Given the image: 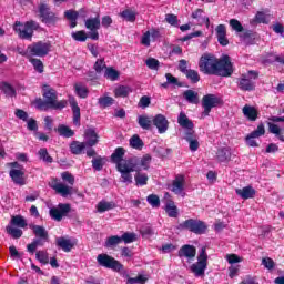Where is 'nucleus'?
<instances>
[{
    "mask_svg": "<svg viewBox=\"0 0 284 284\" xmlns=\"http://www.w3.org/2000/svg\"><path fill=\"white\" fill-rule=\"evenodd\" d=\"M200 72L214 77H232L234 74V64L230 55H223L217 59L212 54H204L199 61Z\"/></svg>",
    "mask_w": 284,
    "mask_h": 284,
    "instance_id": "nucleus-1",
    "label": "nucleus"
},
{
    "mask_svg": "<svg viewBox=\"0 0 284 284\" xmlns=\"http://www.w3.org/2000/svg\"><path fill=\"white\" fill-rule=\"evenodd\" d=\"M42 97L43 99L39 98L36 100L38 110H63L68 108V100L58 101L59 95L57 90L48 84L42 87Z\"/></svg>",
    "mask_w": 284,
    "mask_h": 284,
    "instance_id": "nucleus-2",
    "label": "nucleus"
},
{
    "mask_svg": "<svg viewBox=\"0 0 284 284\" xmlns=\"http://www.w3.org/2000/svg\"><path fill=\"white\" fill-rule=\"evenodd\" d=\"M41 26L39 22L34 20L27 21L23 26L20 21H16L13 26L14 32H17L20 39H26L27 41H31L34 36V30H39Z\"/></svg>",
    "mask_w": 284,
    "mask_h": 284,
    "instance_id": "nucleus-3",
    "label": "nucleus"
},
{
    "mask_svg": "<svg viewBox=\"0 0 284 284\" xmlns=\"http://www.w3.org/2000/svg\"><path fill=\"white\" fill-rule=\"evenodd\" d=\"M38 12L41 23H44L48 28H52L59 23V16L52 11L48 3L41 2L38 7Z\"/></svg>",
    "mask_w": 284,
    "mask_h": 284,
    "instance_id": "nucleus-4",
    "label": "nucleus"
},
{
    "mask_svg": "<svg viewBox=\"0 0 284 284\" xmlns=\"http://www.w3.org/2000/svg\"><path fill=\"white\" fill-rule=\"evenodd\" d=\"M207 246H202L197 255V262L190 266L192 274L196 277L205 276V270H207Z\"/></svg>",
    "mask_w": 284,
    "mask_h": 284,
    "instance_id": "nucleus-5",
    "label": "nucleus"
},
{
    "mask_svg": "<svg viewBox=\"0 0 284 284\" xmlns=\"http://www.w3.org/2000/svg\"><path fill=\"white\" fill-rule=\"evenodd\" d=\"M258 79V72L257 71H248L247 73H243L237 79V88L242 90V92H253V90H256V81Z\"/></svg>",
    "mask_w": 284,
    "mask_h": 284,
    "instance_id": "nucleus-6",
    "label": "nucleus"
},
{
    "mask_svg": "<svg viewBox=\"0 0 284 284\" xmlns=\"http://www.w3.org/2000/svg\"><path fill=\"white\" fill-rule=\"evenodd\" d=\"M223 98L217 97L216 94L209 93L203 95L202 98V116H210V112H212L213 108H222L224 105Z\"/></svg>",
    "mask_w": 284,
    "mask_h": 284,
    "instance_id": "nucleus-7",
    "label": "nucleus"
},
{
    "mask_svg": "<svg viewBox=\"0 0 284 284\" xmlns=\"http://www.w3.org/2000/svg\"><path fill=\"white\" fill-rule=\"evenodd\" d=\"M178 230H187L193 234H205L207 232V224L201 220L189 219L178 225Z\"/></svg>",
    "mask_w": 284,
    "mask_h": 284,
    "instance_id": "nucleus-8",
    "label": "nucleus"
},
{
    "mask_svg": "<svg viewBox=\"0 0 284 284\" xmlns=\"http://www.w3.org/2000/svg\"><path fill=\"white\" fill-rule=\"evenodd\" d=\"M98 265L100 267H105L106 270H112L113 272H123L124 266L119 262V260L102 253L97 256Z\"/></svg>",
    "mask_w": 284,
    "mask_h": 284,
    "instance_id": "nucleus-9",
    "label": "nucleus"
},
{
    "mask_svg": "<svg viewBox=\"0 0 284 284\" xmlns=\"http://www.w3.org/2000/svg\"><path fill=\"white\" fill-rule=\"evenodd\" d=\"M27 50L32 57H48L52 51V43H50V41H39L29 45Z\"/></svg>",
    "mask_w": 284,
    "mask_h": 284,
    "instance_id": "nucleus-10",
    "label": "nucleus"
},
{
    "mask_svg": "<svg viewBox=\"0 0 284 284\" xmlns=\"http://www.w3.org/2000/svg\"><path fill=\"white\" fill-rule=\"evenodd\" d=\"M116 170L121 174L122 183H132V172H136V160L128 159V164H119Z\"/></svg>",
    "mask_w": 284,
    "mask_h": 284,
    "instance_id": "nucleus-11",
    "label": "nucleus"
},
{
    "mask_svg": "<svg viewBox=\"0 0 284 284\" xmlns=\"http://www.w3.org/2000/svg\"><path fill=\"white\" fill-rule=\"evenodd\" d=\"M30 230H32L34 236L37 239H33V243L36 244L37 247H43L45 245V241L50 239V235L48 234V230H45L44 226L42 225H36V224H30L29 225Z\"/></svg>",
    "mask_w": 284,
    "mask_h": 284,
    "instance_id": "nucleus-12",
    "label": "nucleus"
},
{
    "mask_svg": "<svg viewBox=\"0 0 284 284\" xmlns=\"http://www.w3.org/2000/svg\"><path fill=\"white\" fill-rule=\"evenodd\" d=\"M178 256L193 261L196 257V246L190 244L182 245L178 252Z\"/></svg>",
    "mask_w": 284,
    "mask_h": 284,
    "instance_id": "nucleus-13",
    "label": "nucleus"
},
{
    "mask_svg": "<svg viewBox=\"0 0 284 284\" xmlns=\"http://www.w3.org/2000/svg\"><path fill=\"white\" fill-rule=\"evenodd\" d=\"M153 125L158 129L159 134H165L168 132V129L170 128V122L168 121V118L163 114H156L153 118Z\"/></svg>",
    "mask_w": 284,
    "mask_h": 284,
    "instance_id": "nucleus-14",
    "label": "nucleus"
},
{
    "mask_svg": "<svg viewBox=\"0 0 284 284\" xmlns=\"http://www.w3.org/2000/svg\"><path fill=\"white\" fill-rule=\"evenodd\" d=\"M57 247H60L62 252H72L74 245H77V240H70L64 236H60L55 239Z\"/></svg>",
    "mask_w": 284,
    "mask_h": 284,
    "instance_id": "nucleus-15",
    "label": "nucleus"
},
{
    "mask_svg": "<svg viewBox=\"0 0 284 284\" xmlns=\"http://www.w3.org/2000/svg\"><path fill=\"white\" fill-rule=\"evenodd\" d=\"M125 149L123 146H118L111 154V162H113L116 168L119 165H128V160H124Z\"/></svg>",
    "mask_w": 284,
    "mask_h": 284,
    "instance_id": "nucleus-16",
    "label": "nucleus"
},
{
    "mask_svg": "<svg viewBox=\"0 0 284 284\" xmlns=\"http://www.w3.org/2000/svg\"><path fill=\"white\" fill-rule=\"evenodd\" d=\"M129 161H135V170H150V164L152 163V155L144 154L141 159L138 156L129 158Z\"/></svg>",
    "mask_w": 284,
    "mask_h": 284,
    "instance_id": "nucleus-17",
    "label": "nucleus"
},
{
    "mask_svg": "<svg viewBox=\"0 0 284 284\" xmlns=\"http://www.w3.org/2000/svg\"><path fill=\"white\" fill-rule=\"evenodd\" d=\"M9 176L16 185H26V171L23 169H11Z\"/></svg>",
    "mask_w": 284,
    "mask_h": 284,
    "instance_id": "nucleus-18",
    "label": "nucleus"
},
{
    "mask_svg": "<svg viewBox=\"0 0 284 284\" xmlns=\"http://www.w3.org/2000/svg\"><path fill=\"white\" fill-rule=\"evenodd\" d=\"M215 34L217 37V43L225 48V45H230V40H227V28L225 24H219L215 28Z\"/></svg>",
    "mask_w": 284,
    "mask_h": 284,
    "instance_id": "nucleus-19",
    "label": "nucleus"
},
{
    "mask_svg": "<svg viewBox=\"0 0 284 284\" xmlns=\"http://www.w3.org/2000/svg\"><path fill=\"white\" fill-rule=\"evenodd\" d=\"M184 191H185V175L178 174L172 182L171 192H173L174 194H183Z\"/></svg>",
    "mask_w": 284,
    "mask_h": 284,
    "instance_id": "nucleus-20",
    "label": "nucleus"
},
{
    "mask_svg": "<svg viewBox=\"0 0 284 284\" xmlns=\"http://www.w3.org/2000/svg\"><path fill=\"white\" fill-rule=\"evenodd\" d=\"M178 123L180 128H183L186 130V132H194V122L187 118V114L185 112H181L178 116Z\"/></svg>",
    "mask_w": 284,
    "mask_h": 284,
    "instance_id": "nucleus-21",
    "label": "nucleus"
},
{
    "mask_svg": "<svg viewBox=\"0 0 284 284\" xmlns=\"http://www.w3.org/2000/svg\"><path fill=\"white\" fill-rule=\"evenodd\" d=\"M242 113L247 121L254 122L258 119V109L250 104L242 108Z\"/></svg>",
    "mask_w": 284,
    "mask_h": 284,
    "instance_id": "nucleus-22",
    "label": "nucleus"
},
{
    "mask_svg": "<svg viewBox=\"0 0 284 284\" xmlns=\"http://www.w3.org/2000/svg\"><path fill=\"white\" fill-rule=\"evenodd\" d=\"M235 193L240 199L247 201V199H254L256 196V190L252 186H244L243 189H235Z\"/></svg>",
    "mask_w": 284,
    "mask_h": 284,
    "instance_id": "nucleus-23",
    "label": "nucleus"
},
{
    "mask_svg": "<svg viewBox=\"0 0 284 284\" xmlns=\"http://www.w3.org/2000/svg\"><path fill=\"white\" fill-rule=\"evenodd\" d=\"M69 103L73 112V123L77 125V123H81V108L79 106V102H77L74 97L69 98Z\"/></svg>",
    "mask_w": 284,
    "mask_h": 284,
    "instance_id": "nucleus-24",
    "label": "nucleus"
},
{
    "mask_svg": "<svg viewBox=\"0 0 284 284\" xmlns=\"http://www.w3.org/2000/svg\"><path fill=\"white\" fill-rule=\"evenodd\" d=\"M85 139H87V145L89 148H94L97 143H99V134H97V131L94 129H88L84 132Z\"/></svg>",
    "mask_w": 284,
    "mask_h": 284,
    "instance_id": "nucleus-25",
    "label": "nucleus"
},
{
    "mask_svg": "<svg viewBox=\"0 0 284 284\" xmlns=\"http://www.w3.org/2000/svg\"><path fill=\"white\" fill-rule=\"evenodd\" d=\"M185 141L189 143V148L191 152H196L199 150V140H196V135H194V131L185 132Z\"/></svg>",
    "mask_w": 284,
    "mask_h": 284,
    "instance_id": "nucleus-26",
    "label": "nucleus"
},
{
    "mask_svg": "<svg viewBox=\"0 0 284 284\" xmlns=\"http://www.w3.org/2000/svg\"><path fill=\"white\" fill-rule=\"evenodd\" d=\"M87 30H100L101 29V16L97 14L94 18H89L84 21Z\"/></svg>",
    "mask_w": 284,
    "mask_h": 284,
    "instance_id": "nucleus-27",
    "label": "nucleus"
},
{
    "mask_svg": "<svg viewBox=\"0 0 284 284\" xmlns=\"http://www.w3.org/2000/svg\"><path fill=\"white\" fill-rule=\"evenodd\" d=\"M134 181H135V185H138V187H143L145 185H148V181H150V178L146 175V173H141V169H136L135 170V175H134Z\"/></svg>",
    "mask_w": 284,
    "mask_h": 284,
    "instance_id": "nucleus-28",
    "label": "nucleus"
},
{
    "mask_svg": "<svg viewBox=\"0 0 284 284\" xmlns=\"http://www.w3.org/2000/svg\"><path fill=\"white\" fill-rule=\"evenodd\" d=\"M183 98L185 99V101H187V103L199 105V92L189 89L183 92Z\"/></svg>",
    "mask_w": 284,
    "mask_h": 284,
    "instance_id": "nucleus-29",
    "label": "nucleus"
},
{
    "mask_svg": "<svg viewBox=\"0 0 284 284\" xmlns=\"http://www.w3.org/2000/svg\"><path fill=\"white\" fill-rule=\"evenodd\" d=\"M216 159L220 161V163H225L232 159V152L230 151V148H221L216 152Z\"/></svg>",
    "mask_w": 284,
    "mask_h": 284,
    "instance_id": "nucleus-30",
    "label": "nucleus"
},
{
    "mask_svg": "<svg viewBox=\"0 0 284 284\" xmlns=\"http://www.w3.org/2000/svg\"><path fill=\"white\" fill-rule=\"evenodd\" d=\"M51 187L52 190H55L58 194H61V196H64V197L70 196V194H72L70 186L63 183H55Z\"/></svg>",
    "mask_w": 284,
    "mask_h": 284,
    "instance_id": "nucleus-31",
    "label": "nucleus"
},
{
    "mask_svg": "<svg viewBox=\"0 0 284 284\" xmlns=\"http://www.w3.org/2000/svg\"><path fill=\"white\" fill-rule=\"evenodd\" d=\"M54 131L58 132L60 136H64V139H72V136H74V131L65 124H60Z\"/></svg>",
    "mask_w": 284,
    "mask_h": 284,
    "instance_id": "nucleus-32",
    "label": "nucleus"
},
{
    "mask_svg": "<svg viewBox=\"0 0 284 284\" xmlns=\"http://www.w3.org/2000/svg\"><path fill=\"white\" fill-rule=\"evenodd\" d=\"M85 145H88L87 142H79V141L71 142L70 144L71 154H75V155L83 154V150H85Z\"/></svg>",
    "mask_w": 284,
    "mask_h": 284,
    "instance_id": "nucleus-33",
    "label": "nucleus"
},
{
    "mask_svg": "<svg viewBox=\"0 0 284 284\" xmlns=\"http://www.w3.org/2000/svg\"><path fill=\"white\" fill-rule=\"evenodd\" d=\"M153 119L148 115H139L138 116V124L142 130H152Z\"/></svg>",
    "mask_w": 284,
    "mask_h": 284,
    "instance_id": "nucleus-34",
    "label": "nucleus"
},
{
    "mask_svg": "<svg viewBox=\"0 0 284 284\" xmlns=\"http://www.w3.org/2000/svg\"><path fill=\"white\" fill-rule=\"evenodd\" d=\"M114 207H116L114 202L100 201L97 204V210L100 214H103V212H110V210H114Z\"/></svg>",
    "mask_w": 284,
    "mask_h": 284,
    "instance_id": "nucleus-35",
    "label": "nucleus"
},
{
    "mask_svg": "<svg viewBox=\"0 0 284 284\" xmlns=\"http://www.w3.org/2000/svg\"><path fill=\"white\" fill-rule=\"evenodd\" d=\"M74 90L79 99H88V95L90 94V90H88V87H85L83 83H75Z\"/></svg>",
    "mask_w": 284,
    "mask_h": 284,
    "instance_id": "nucleus-36",
    "label": "nucleus"
},
{
    "mask_svg": "<svg viewBox=\"0 0 284 284\" xmlns=\"http://www.w3.org/2000/svg\"><path fill=\"white\" fill-rule=\"evenodd\" d=\"M132 92V88L129 85H120L114 90V95L116 98L125 99L126 97H130V93Z\"/></svg>",
    "mask_w": 284,
    "mask_h": 284,
    "instance_id": "nucleus-37",
    "label": "nucleus"
},
{
    "mask_svg": "<svg viewBox=\"0 0 284 284\" xmlns=\"http://www.w3.org/2000/svg\"><path fill=\"white\" fill-rule=\"evenodd\" d=\"M120 17L129 23H134V21H136V12H134L132 9L123 10L122 12H120Z\"/></svg>",
    "mask_w": 284,
    "mask_h": 284,
    "instance_id": "nucleus-38",
    "label": "nucleus"
},
{
    "mask_svg": "<svg viewBox=\"0 0 284 284\" xmlns=\"http://www.w3.org/2000/svg\"><path fill=\"white\" fill-rule=\"evenodd\" d=\"M10 225L16 227H28V222L22 215H13L10 221Z\"/></svg>",
    "mask_w": 284,
    "mask_h": 284,
    "instance_id": "nucleus-39",
    "label": "nucleus"
},
{
    "mask_svg": "<svg viewBox=\"0 0 284 284\" xmlns=\"http://www.w3.org/2000/svg\"><path fill=\"white\" fill-rule=\"evenodd\" d=\"M267 125H268V132L271 134H275V136H277V139L282 141V143H284V135L281 132V128L277 124H274L272 122H268Z\"/></svg>",
    "mask_w": 284,
    "mask_h": 284,
    "instance_id": "nucleus-40",
    "label": "nucleus"
},
{
    "mask_svg": "<svg viewBox=\"0 0 284 284\" xmlns=\"http://www.w3.org/2000/svg\"><path fill=\"white\" fill-rule=\"evenodd\" d=\"M38 156H39L40 161H43L44 163H54V159L48 152L47 148L40 149L38 151Z\"/></svg>",
    "mask_w": 284,
    "mask_h": 284,
    "instance_id": "nucleus-41",
    "label": "nucleus"
},
{
    "mask_svg": "<svg viewBox=\"0 0 284 284\" xmlns=\"http://www.w3.org/2000/svg\"><path fill=\"white\" fill-rule=\"evenodd\" d=\"M105 160L106 159L101 155L94 158L91 161L93 170H95V172H101V170H103V166L105 165Z\"/></svg>",
    "mask_w": 284,
    "mask_h": 284,
    "instance_id": "nucleus-42",
    "label": "nucleus"
},
{
    "mask_svg": "<svg viewBox=\"0 0 284 284\" xmlns=\"http://www.w3.org/2000/svg\"><path fill=\"white\" fill-rule=\"evenodd\" d=\"M98 104L102 109L110 108V105H114V98L110 95L100 97L98 99Z\"/></svg>",
    "mask_w": 284,
    "mask_h": 284,
    "instance_id": "nucleus-43",
    "label": "nucleus"
},
{
    "mask_svg": "<svg viewBox=\"0 0 284 284\" xmlns=\"http://www.w3.org/2000/svg\"><path fill=\"white\" fill-rule=\"evenodd\" d=\"M165 212L170 219L179 217V207L174 205V202H169L165 206Z\"/></svg>",
    "mask_w": 284,
    "mask_h": 284,
    "instance_id": "nucleus-44",
    "label": "nucleus"
},
{
    "mask_svg": "<svg viewBox=\"0 0 284 284\" xmlns=\"http://www.w3.org/2000/svg\"><path fill=\"white\" fill-rule=\"evenodd\" d=\"M119 77H121V73L118 70L112 67L106 68L104 72L105 79H109V81H118Z\"/></svg>",
    "mask_w": 284,
    "mask_h": 284,
    "instance_id": "nucleus-45",
    "label": "nucleus"
},
{
    "mask_svg": "<svg viewBox=\"0 0 284 284\" xmlns=\"http://www.w3.org/2000/svg\"><path fill=\"white\" fill-rule=\"evenodd\" d=\"M6 232L12 236V239H21L23 236V231L21 229L13 227L12 225H7Z\"/></svg>",
    "mask_w": 284,
    "mask_h": 284,
    "instance_id": "nucleus-46",
    "label": "nucleus"
},
{
    "mask_svg": "<svg viewBox=\"0 0 284 284\" xmlns=\"http://www.w3.org/2000/svg\"><path fill=\"white\" fill-rule=\"evenodd\" d=\"M184 74L186 79L191 81V83H199V81H201V75L199 74V71L194 69H189Z\"/></svg>",
    "mask_w": 284,
    "mask_h": 284,
    "instance_id": "nucleus-47",
    "label": "nucleus"
},
{
    "mask_svg": "<svg viewBox=\"0 0 284 284\" xmlns=\"http://www.w3.org/2000/svg\"><path fill=\"white\" fill-rule=\"evenodd\" d=\"M130 145L133 150H143V145L145 144L143 143V140H141V136L135 134L130 139Z\"/></svg>",
    "mask_w": 284,
    "mask_h": 284,
    "instance_id": "nucleus-48",
    "label": "nucleus"
},
{
    "mask_svg": "<svg viewBox=\"0 0 284 284\" xmlns=\"http://www.w3.org/2000/svg\"><path fill=\"white\" fill-rule=\"evenodd\" d=\"M71 37L74 41H79L80 43H85V41H88V33L83 30L72 32Z\"/></svg>",
    "mask_w": 284,
    "mask_h": 284,
    "instance_id": "nucleus-49",
    "label": "nucleus"
},
{
    "mask_svg": "<svg viewBox=\"0 0 284 284\" xmlns=\"http://www.w3.org/2000/svg\"><path fill=\"white\" fill-rule=\"evenodd\" d=\"M251 139H260V136H265V124L260 123L253 132L248 134Z\"/></svg>",
    "mask_w": 284,
    "mask_h": 284,
    "instance_id": "nucleus-50",
    "label": "nucleus"
},
{
    "mask_svg": "<svg viewBox=\"0 0 284 284\" xmlns=\"http://www.w3.org/2000/svg\"><path fill=\"white\" fill-rule=\"evenodd\" d=\"M36 258L39 263H42V265H48V263H50V256L45 251H38L36 253Z\"/></svg>",
    "mask_w": 284,
    "mask_h": 284,
    "instance_id": "nucleus-51",
    "label": "nucleus"
},
{
    "mask_svg": "<svg viewBox=\"0 0 284 284\" xmlns=\"http://www.w3.org/2000/svg\"><path fill=\"white\" fill-rule=\"evenodd\" d=\"M93 70H95L97 74H101L103 70H108V65L105 64V58L98 59L93 64Z\"/></svg>",
    "mask_w": 284,
    "mask_h": 284,
    "instance_id": "nucleus-52",
    "label": "nucleus"
},
{
    "mask_svg": "<svg viewBox=\"0 0 284 284\" xmlns=\"http://www.w3.org/2000/svg\"><path fill=\"white\" fill-rule=\"evenodd\" d=\"M253 23H270V19H267V14L263 11H257L255 17L253 18Z\"/></svg>",
    "mask_w": 284,
    "mask_h": 284,
    "instance_id": "nucleus-53",
    "label": "nucleus"
},
{
    "mask_svg": "<svg viewBox=\"0 0 284 284\" xmlns=\"http://www.w3.org/2000/svg\"><path fill=\"white\" fill-rule=\"evenodd\" d=\"M165 79L170 85H176L178 88H184V83L179 81V78L172 75V73H165Z\"/></svg>",
    "mask_w": 284,
    "mask_h": 284,
    "instance_id": "nucleus-54",
    "label": "nucleus"
},
{
    "mask_svg": "<svg viewBox=\"0 0 284 284\" xmlns=\"http://www.w3.org/2000/svg\"><path fill=\"white\" fill-rule=\"evenodd\" d=\"M146 201L152 207H161V199L156 194H150L146 196Z\"/></svg>",
    "mask_w": 284,
    "mask_h": 284,
    "instance_id": "nucleus-55",
    "label": "nucleus"
},
{
    "mask_svg": "<svg viewBox=\"0 0 284 284\" xmlns=\"http://www.w3.org/2000/svg\"><path fill=\"white\" fill-rule=\"evenodd\" d=\"M30 63L33 65L36 72H39V74H43L44 71V67H43V62L37 58H31Z\"/></svg>",
    "mask_w": 284,
    "mask_h": 284,
    "instance_id": "nucleus-56",
    "label": "nucleus"
},
{
    "mask_svg": "<svg viewBox=\"0 0 284 284\" xmlns=\"http://www.w3.org/2000/svg\"><path fill=\"white\" fill-rule=\"evenodd\" d=\"M120 239L125 244L134 243L136 241V233L125 232L120 236Z\"/></svg>",
    "mask_w": 284,
    "mask_h": 284,
    "instance_id": "nucleus-57",
    "label": "nucleus"
},
{
    "mask_svg": "<svg viewBox=\"0 0 284 284\" xmlns=\"http://www.w3.org/2000/svg\"><path fill=\"white\" fill-rule=\"evenodd\" d=\"M148 278L143 275H138L136 277H129L126 284H145Z\"/></svg>",
    "mask_w": 284,
    "mask_h": 284,
    "instance_id": "nucleus-58",
    "label": "nucleus"
},
{
    "mask_svg": "<svg viewBox=\"0 0 284 284\" xmlns=\"http://www.w3.org/2000/svg\"><path fill=\"white\" fill-rule=\"evenodd\" d=\"M119 243H122L121 236L112 235V236L108 237V240L105 242V247H112L114 245H119Z\"/></svg>",
    "mask_w": 284,
    "mask_h": 284,
    "instance_id": "nucleus-59",
    "label": "nucleus"
},
{
    "mask_svg": "<svg viewBox=\"0 0 284 284\" xmlns=\"http://www.w3.org/2000/svg\"><path fill=\"white\" fill-rule=\"evenodd\" d=\"M58 211H60V214H62V216H68V214H70L72 206L68 203H60L58 205Z\"/></svg>",
    "mask_w": 284,
    "mask_h": 284,
    "instance_id": "nucleus-60",
    "label": "nucleus"
},
{
    "mask_svg": "<svg viewBox=\"0 0 284 284\" xmlns=\"http://www.w3.org/2000/svg\"><path fill=\"white\" fill-rule=\"evenodd\" d=\"M145 63L149 70H159V65H161V62L155 58H149Z\"/></svg>",
    "mask_w": 284,
    "mask_h": 284,
    "instance_id": "nucleus-61",
    "label": "nucleus"
},
{
    "mask_svg": "<svg viewBox=\"0 0 284 284\" xmlns=\"http://www.w3.org/2000/svg\"><path fill=\"white\" fill-rule=\"evenodd\" d=\"M274 61L281 65H284V55L268 54V59L265 60V63H274Z\"/></svg>",
    "mask_w": 284,
    "mask_h": 284,
    "instance_id": "nucleus-62",
    "label": "nucleus"
},
{
    "mask_svg": "<svg viewBox=\"0 0 284 284\" xmlns=\"http://www.w3.org/2000/svg\"><path fill=\"white\" fill-rule=\"evenodd\" d=\"M49 214H50L51 219H53V221H63V216L60 213L58 207L50 209Z\"/></svg>",
    "mask_w": 284,
    "mask_h": 284,
    "instance_id": "nucleus-63",
    "label": "nucleus"
},
{
    "mask_svg": "<svg viewBox=\"0 0 284 284\" xmlns=\"http://www.w3.org/2000/svg\"><path fill=\"white\" fill-rule=\"evenodd\" d=\"M230 26H231L232 30H235V32H243V24H241V21H239L236 19H231Z\"/></svg>",
    "mask_w": 284,
    "mask_h": 284,
    "instance_id": "nucleus-64",
    "label": "nucleus"
}]
</instances>
